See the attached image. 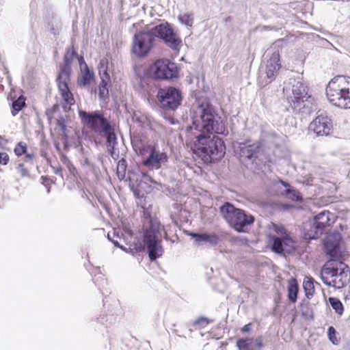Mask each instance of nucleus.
I'll return each mask as SVG.
<instances>
[{
	"label": "nucleus",
	"mask_w": 350,
	"mask_h": 350,
	"mask_svg": "<svg viewBox=\"0 0 350 350\" xmlns=\"http://www.w3.org/2000/svg\"><path fill=\"white\" fill-rule=\"evenodd\" d=\"M331 120L325 116H318L309 125V131H313L317 136H327L332 130Z\"/></svg>",
	"instance_id": "17"
},
{
	"label": "nucleus",
	"mask_w": 350,
	"mask_h": 350,
	"mask_svg": "<svg viewBox=\"0 0 350 350\" xmlns=\"http://www.w3.org/2000/svg\"><path fill=\"white\" fill-rule=\"evenodd\" d=\"M280 55L278 52H274L269 59L267 61L265 68V74L267 79H269V83L273 80L275 73L280 68Z\"/></svg>",
	"instance_id": "21"
},
{
	"label": "nucleus",
	"mask_w": 350,
	"mask_h": 350,
	"mask_svg": "<svg viewBox=\"0 0 350 350\" xmlns=\"http://www.w3.org/2000/svg\"><path fill=\"white\" fill-rule=\"evenodd\" d=\"M251 329V324L249 323V324H247L245 325H244L242 329H241V332H250Z\"/></svg>",
	"instance_id": "43"
},
{
	"label": "nucleus",
	"mask_w": 350,
	"mask_h": 350,
	"mask_svg": "<svg viewBox=\"0 0 350 350\" xmlns=\"http://www.w3.org/2000/svg\"><path fill=\"white\" fill-rule=\"evenodd\" d=\"M279 182L286 188V190L284 191V193L291 200L294 201H302V198L300 196L299 193L298 191L291 188L290 185L282 180H280Z\"/></svg>",
	"instance_id": "26"
},
{
	"label": "nucleus",
	"mask_w": 350,
	"mask_h": 350,
	"mask_svg": "<svg viewBox=\"0 0 350 350\" xmlns=\"http://www.w3.org/2000/svg\"><path fill=\"white\" fill-rule=\"evenodd\" d=\"M70 81V76L68 74H59L57 79L58 90L62 98L66 105L72 106L75 103L73 94L70 91L68 83Z\"/></svg>",
	"instance_id": "16"
},
{
	"label": "nucleus",
	"mask_w": 350,
	"mask_h": 350,
	"mask_svg": "<svg viewBox=\"0 0 350 350\" xmlns=\"http://www.w3.org/2000/svg\"><path fill=\"white\" fill-rule=\"evenodd\" d=\"M16 170L18 173L22 177H27L29 176V170L27 167H25L23 163H18L16 166Z\"/></svg>",
	"instance_id": "38"
},
{
	"label": "nucleus",
	"mask_w": 350,
	"mask_h": 350,
	"mask_svg": "<svg viewBox=\"0 0 350 350\" xmlns=\"http://www.w3.org/2000/svg\"><path fill=\"white\" fill-rule=\"evenodd\" d=\"M142 178L139 187L143 189L146 193H148L151 190V183L153 182L152 178L147 172L142 171Z\"/></svg>",
	"instance_id": "29"
},
{
	"label": "nucleus",
	"mask_w": 350,
	"mask_h": 350,
	"mask_svg": "<svg viewBox=\"0 0 350 350\" xmlns=\"http://www.w3.org/2000/svg\"><path fill=\"white\" fill-rule=\"evenodd\" d=\"M167 161V156L165 152H160L154 149V168L158 169Z\"/></svg>",
	"instance_id": "31"
},
{
	"label": "nucleus",
	"mask_w": 350,
	"mask_h": 350,
	"mask_svg": "<svg viewBox=\"0 0 350 350\" xmlns=\"http://www.w3.org/2000/svg\"><path fill=\"white\" fill-rule=\"evenodd\" d=\"M220 213L226 222L238 232H246L255 221L254 217L244 210L236 208L226 202L219 207Z\"/></svg>",
	"instance_id": "5"
},
{
	"label": "nucleus",
	"mask_w": 350,
	"mask_h": 350,
	"mask_svg": "<svg viewBox=\"0 0 350 350\" xmlns=\"http://www.w3.org/2000/svg\"><path fill=\"white\" fill-rule=\"evenodd\" d=\"M154 185H157L158 183H157L156 181H154Z\"/></svg>",
	"instance_id": "51"
},
{
	"label": "nucleus",
	"mask_w": 350,
	"mask_h": 350,
	"mask_svg": "<svg viewBox=\"0 0 350 350\" xmlns=\"http://www.w3.org/2000/svg\"><path fill=\"white\" fill-rule=\"evenodd\" d=\"M26 97L23 95L20 96L16 100H14L12 105V115L16 116L23 107L26 106Z\"/></svg>",
	"instance_id": "28"
},
{
	"label": "nucleus",
	"mask_w": 350,
	"mask_h": 350,
	"mask_svg": "<svg viewBox=\"0 0 350 350\" xmlns=\"http://www.w3.org/2000/svg\"><path fill=\"white\" fill-rule=\"evenodd\" d=\"M57 125L59 128V130L62 132V140L65 147L68 146V136L66 133V121L63 117H60L57 120Z\"/></svg>",
	"instance_id": "32"
},
{
	"label": "nucleus",
	"mask_w": 350,
	"mask_h": 350,
	"mask_svg": "<svg viewBox=\"0 0 350 350\" xmlns=\"http://www.w3.org/2000/svg\"><path fill=\"white\" fill-rule=\"evenodd\" d=\"M111 241L113 242V243L116 245V246H118V247H120V245L118 242V241L116 240H111Z\"/></svg>",
	"instance_id": "48"
},
{
	"label": "nucleus",
	"mask_w": 350,
	"mask_h": 350,
	"mask_svg": "<svg viewBox=\"0 0 350 350\" xmlns=\"http://www.w3.org/2000/svg\"><path fill=\"white\" fill-rule=\"evenodd\" d=\"M178 19L180 23L187 26L191 27L193 23V18L191 14H182L178 16Z\"/></svg>",
	"instance_id": "35"
},
{
	"label": "nucleus",
	"mask_w": 350,
	"mask_h": 350,
	"mask_svg": "<svg viewBox=\"0 0 350 350\" xmlns=\"http://www.w3.org/2000/svg\"><path fill=\"white\" fill-rule=\"evenodd\" d=\"M189 235L195 239L197 245H200L203 243H207L209 246H215L221 241L219 237L215 233H196L191 232Z\"/></svg>",
	"instance_id": "19"
},
{
	"label": "nucleus",
	"mask_w": 350,
	"mask_h": 350,
	"mask_svg": "<svg viewBox=\"0 0 350 350\" xmlns=\"http://www.w3.org/2000/svg\"><path fill=\"white\" fill-rule=\"evenodd\" d=\"M10 161V157L5 152H0V165H6Z\"/></svg>",
	"instance_id": "40"
},
{
	"label": "nucleus",
	"mask_w": 350,
	"mask_h": 350,
	"mask_svg": "<svg viewBox=\"0 0 350 350\" xmlns=\"http://www.w3.org/2000/svg\"><path fill=\"white\" fill-rule=\"evenodd\" d=\"M166 235L163 226L154 219V260L162 256L163 248L161 245L160 238Z\"/></svg>",
	"instance_id": "22"
},
{
	"label": "nucleus",
	"mask_w": 350,
	"mask_h": 350,
	"mask_svg": "<svg viewBox=\"0 0 350 350\" xmlns=\"http://www.w3.org/2000/svg\"><path fill=\"white\" fill-rule=\"evenodd\" d=\"M336 216L329 211H323L315 215L312 220L304 224L303 230L306 239H316L327 232L335 222Z\"/></svg>",
	"instance_id": "6"
},
{
	"label": "nucleus",
	"mask_w": 350,
	"mask_h": 350,
	"mask_svg": "<svg viewBox=\"0 0 350 350\" xmlns=\"http://www.w3.org/2000/svg\"><path fill=\"white\" fill-rule=\"evenodd\" d=\"M225 21H226V22L230 21V17L226 18Z\"/></svg>",
	"instance_id": "49"
},
{
	"label": "nucleus",
	"mask_w": 350,
	"mask_h": 350,
	"mask_svg": "<svg viewBox=\"0 0 350 350\" xmlns=\"http://www.w3.org/2000/svg\"><path fill=\"white\" fill-rule=\"evenodd\" d=\"M262 133L263 137L265 138H273V139L277 137V134L273 131H267L264 129H262Z\"/></svg>",
	"instance_id": "42"
},
{
	"label": "nucleus",
	"mask_w": 350,
	"mask_h": 350,
	"mask_svg": "<svg viewBox=\"0 0 350 350\" xmlns=\"http://www.w3.org/2000/svg\"><path fill=\"white\" fill-rule=\"evenodd\" d=\"M107 237L109 240H111V238H110V236H109V234H107Z\"/></svg>",
	"instance_id": "50"
},
{
	"label": "nucleus",
	"mask_w": 350,
	"mask_h": 350,
	"mask_svg": "<svg viewBox=\"0 0 350 350\" xmlns=\"http://www.w3.org/2000/svg\"><path fill=\"white\" fill-rule=\"evenodd\" d=\"M135 72L140 79V86L147 92L153 83V62L148 61L135 67Z\"/></svg>",
	"instance_id": "15"
},
{
	"label": "nucleus",
	"mask_w": 350,
	"mask_h": 350,
	"mask_svg": "<svg viewBox=\"0 0 350 350\" xmlns=\"http://www.w3.org/2000/svg\"><path fill=\"white\" fill-rule=\"evenodd\" d=\"M273 229L280 237H272V251L279 254L293 252L295 250V241L287 234L286 228L282 225L273 224Z\"/></svg>",
	"instance_id": "9"
},
{
	"label": "nucleus",
	"mask_w": 350,
	"mask_h": 350,
	"mask_svg": "<svg viewBox=\"0 0 350 350\" xmlns=\"http://www.w3.org/2000/svg\"><path fill=\"white\" fill-rule=\"evenodd\" d=\"M142 236L137 239L134 249L137 252L147 250L150 260L153 261V219L148 208H144Z\"/></svg>",
	"instance_id": "7"
},
{
	"label": "nucleus",
	"mask_w": 350,
	"mask_h": 350,
	"mask_svg": "<svg viewBox=\"0 0 350 350\" xmlns=\"http://www.w3.org/2000/svg\"><path fill=\"white\" fill-rule=\"evenodd\" d=\"M329 302L335 312L341 315L343 313L344 308L342 302L336 297H329Z\"/></svg>",
	"instance_id": "34"
},
{
	"label": "nucleus",
	"mask_w": 350,
	"mask_h": 350,
	"mask_svg": "<svg viewBox=\"0 0 350 350\" xmlns=\"http://www.w3.org/2000/svg\"><path fill=\"white\" fill-rule=\"evenodd\" d=\"M177 65L168 59L154 62V79L172 80L178 77Z\"/></svg>",
	"instance_id": "12"
},
{
	"label": "nucleus",
	"mask_w": 350,
	"mask_h": 350,
	"mask_svg": "<svg viewBox=\"0 0 350 350\" xmlns=\"http://www.w3.org/2000/svg\"><path fill=\"white\" fill-rule=\"evenodd\" d=\"M303 287L305 291L306 296L308 299H310L314 292V286L312 278H308L304 281Z\"/></svg>",
	"instance_id": "33"
},
{
	"label": "nucleus",
	"mask_w": 350,
	"mask_h": 350,
	"mask_svg": "<svg viewBox=\"0 0 350 350\" xmlns=\"http://www.w3.org/2000/svg\"><path fill=\"white\" fill-rule=\"evenodd\" d=\"M55 173L56 174H60L62 176V169L61 167H57L55 170Z\"/></svg>",
	"instance_id": "46"
},
{
	"label": "nucleus",
	"mask_w": 350,
	"mask_h": 350,
	"mask_svg": "<svg viewBox=\"0 0 350 350\" xmlns=\"http://www.w3.org/2000/svg\"><path fill=\"white\" fill-rule=\"evenodd\" d=\"M157 98L159 106L162 109L170 111H175L181 105L183 100L181 91L172 86L159 88Z\"/></svg>",
	"instance_id": "10"
},
{
	"label": "nucleus",
	"mask_w": 350,
	"mask_h": 350,
	"mask_svg": "<svg viewBox=\"0 0 350 350\" xmlns=\"http://www.w3.org/2000/svg\"><path fill=\"white\" fill-rule=\"evenodd\" d=\"M41 178L43 180V183H48L50 180V178L46 176H42Z\"/></svg>",
	"instance_id": "47"
},
{
	"label": "nucleus",
	"mask_w": 350,
	"mask_h": 350,
	"mask_svg": "<svg viewBox=\"0 0 350 350\" xmlns=\"http://www.w3.org/2000/svg\"><path fill=\"white\" fill-rule=\"evenodd\" d=\"M350 77L338 75L326 87V96L333 105L341 109H350Z\"/></svg>",
	"instance_id": "4"
},
{
	"label": "nucleus",
	"mask_w": 350,
	"mask_h": 350,
	"mask_svg": "<svg viewBox=\"0 0 350 350\" xmlns=\"http://www.w3.org/2000/svg\"><path fill=\"white\" fill-rule=\"evenodd\" d=\"M262 339L261 336L256 338L246 337L239 338L237 341V347L239 350H257L262 348Z\"/></svg>",
	"instance_id": "20"
},
{
	"label": "nucleus",
	"mask_w": 350,
	"mask_h": 350,
	"mask_svg": "<svg viewBox=\"0 0 350 350\" xmlns=\"http://www.w3.org/2000/svg\"><path fill=\"white\" fill-rule=\"evenodd\" d=\"M192 127L200 133L196 136V154L206 163L220 160L226 153L224 141L213 133L224 134L226 128L221 118L208 102H202L193 110Z\"/></svg>",
	"instance_id": "1"
},
{
	"label": "nucleus",
	"mask_w": 350,
	"mask_h": 350,
	"mask_svg": "<svg viewBox=\"0 0 350 350\" xmlns=\"http://www.w3.org/2000/svg\"><path fill=\"white\" fill-rule=\"evenodd\" d=\"M27 151V145L23 142L17 143L14 149V152L17 157H21L26 154Z\"/></svg>",
	"instance_id": "36"
},
{
	"label": "nucleus",
	"mask_w": 350,
	"mask_h": 350,
	"mask_svg": "<svg viewBox=\"0 0 350 350\" xmlns=\"http://www.w3.org/2000/svg\"><path fill=\"white\" fill-rule=\"evenodd\" d=\"M341 243L342 236L338 232L328 235L324 241L325 252L330 259L322 267L321 278L325 284L336 288H342L350 279L349 267L340 259Z\"/></svg>",
	"instance_id": "2"
},
{
	"label": "nucleus",
	"mask_w": 350,
	"mask_h": 350,
	"mask_svg": "<svg viewBox=\"0 0 350 350\" xmlns=\"http://www.w3.org/2000/svg\"><path fill=\"white\" fill-rule=\"evenodd\" d=\"M301 315L308 319H313V311L308 301H303L299 306Z\"/></svg>",
	"instance_id": "30"
},
{
	"label": "nucleus",
	"mask_w": 350,
	"mask_h": 350,
	"mask_svg": "<svg viewBox=\"0 0 350 350\" xmlns=\"http://www.w3.org/2000/svg\"><path fill=\"white\" fill-rule=\"evenodd\" d=\"M154 36L161 38L172 50L179 51L182 40L174 32V30L167 22L157 24L154 20Z\"/></svg>",
	"instance_id": "11"
},
{
	"label": "nucleus",
	"mask_w": 350,
	"mask_h": 350,
	"mask_svg": "<svg viewBox=\"0 0 350 350\" xmlns=\"http://www.w3.org/2000/svg\"><path fill=\"white\" fill-rule=\"evenodd\" d=\"M25 155L26 161L32 160L33 158V154L31 153H27V152H26V154H25Z\"/></svg>",
	"instance_id": "45"
},
{
	"label": "nucleus",
	"mask_w": 350,
	"mask_h": 350,
	"mask_svg": "<svg viewBox=\"0 0 350 350\" xmlns=\"http://www.w3.org/2000/svg\"><path fill=\"white\" fill-rule=\"evenodd\" d=\"M8 139H6L4 137L0 135V146H2L8 143Z\"/></svg>",
	"instance_id": "44"
},
{
	"label": "nucleus",
	"mask_w": 350,
	"mask_h": 350,
	"mask_svg": "<svg viewBox=\"0 0 350 350\" xmlns=\"http://www.w3.org/2000/svg\"><path fill=\"white\" fill-rule=\"evenodd\" d=\"M133 148L142 157L141 166L153 167V146L145 138H134Z\"/></svg>",
	"instance_id": "14"
},
{
	"label": "nucleus",
	"mask_w": 350,
	"mask_h": 350,
	"mask_svg": "<svg viewBox=\"0 0 350 350\" xmlns=\"http://www.w3.org/2000/svg\"><path fill=\"white\" fill-rule=\"evenodd\" d=\"M283 93L292 109H299L307 98L308 88L300 78H291L284 83Z\"/></svg>",
	"instance_id": "8"
},
{
	"label": "nucleus",
	"mask_w": 350,
	"mask_h": 350,
	"mask_svg": "<svg viewBox=\"0 0 350 350\" xmlns=\"http://www.w3.org/2000/svg\"><path fill=\"white\" fill-rule=\"evenodd\" d=\"M100 83L98 85V94L100 98H103L109 94L108 85L111 82V78L107 72L102 73L100 75Z\"/></svg>",
	"instance_id": "25"
},
{
	"label": "nucleus",
	"mask_w": 350,
	"mask_h": 350,
	"mask_svg": "<svg viewBox=\"0 0 350 350\" xmlns=\"http://www.w3.org/2000/svg\"><path fill=\"white\" fill-rule=\"evenodd\" d=\"M298 291L299 286L297 281L292 279L288 285V297L291 302L295 303L297 301Z\"/></svg>",
	"instance_id": "27"
},
{
	"label": "nucleus",
	"mask_w": 350,
	"mask_h": 350,
	"mask_svg": "<svg viewBox=\"0 0 350 350\" xmlns=\"http://www.w3.org/2000/svg\"><path fill=\"white\" fill-rule=\"evenodd\" d=\"M79 116L83 125L96 133L105 135L107 138V146L113 148L117 139L114 128L102 112L96 111L88 113L79 111Z\"/></svg>",
	"instance_id": "3"
},
{
	"label": "nucleus",
	"mask_w": 350,
	"mask_h": 350,
	"mask_svg": "<svg viewBox=\"0 0 350 350\" xmlns=\"http://www.w3.org/2000/svg\"><path fill=\"white\" fill-rule=\"evenodd\" d=\"M108 64H109V61L107 57H104L100 59V61L99 62V65H98L100 75H102L101 72H103V73H104L105 71L107 72Z\"/></svg>",
	"instance_id": "39"
},
{
	"label": "nucleus",
	"mask_w": 350,
	"mask_h": 350,
	"mask_svg": "<svg viewBox=\"0 0 350 350\" xmlns=\"http://www.w3.org/2000/svg\"><path fill=\"white\" fill-rule=\"evenodd\" d=\"M153 46V33L139 32L135 36L132 46L133 53L139 57L146 56Z\"/></svg>",
	"instance_id": "13"
},
{
	"label": "nucleus",
	"mask_w": 350,
	"mask_h": 350,
	"mask_svg": "<svg viewBox=\"0 0 350 350\" xmlns=\"http://www.w3.org/2000/svg\"><path fill=\"white\" fill-rule=\"evenodd\" d=\"M327 336L329 340L334 345H337L338 343V340L336 338V331L333 326H330L327 329Z\"/></svg>",
	"instance_id": "37"
},
{
	"label": "nucleus",
	"mask_w": 350,
	"mask_h": 350,
	"mask_svg": "<svg viewBox=\"0 0 350 350\" xmlns=\"http://www.w3.org/2000/svg\"><path fill=\"white\" fill-rule=\"evenodd\" d=\"M260 149L258 142L240 144V157L242 160H252L257 158V154Z\"/></svg>",
	"instance_id": "18"
},
{
	"label": "nucleus",
	"mask_w": 350,
	"mask_h": 350,
	"mask_svg": "<svg viewBox=\"0 0 350 350\" xmlns=\"http://www.w3.org/2000/svg\"><path fill=\"white\" fill-rule=\"evenodd\" d=\"M81 75L79 79V84L83 86L90 85L94 79V75L90 71L83 56L78 57Z\"/></svg>",
	"instance_id": "23"
},
{
	"label": "nucleus",
	"mask_w": 350,
	"mask_h": 350,
	"mask_svg": "<svg viewBox=\"0 0 350 350\" xmlns=\"http://www.w3.org/2000/svg\"><path fill=\"white\" fill-rule=\"evenodd\" d=\"M77 55L74 46H70L66 49L64 57V65L61 67L59 74H68V76H70V66Z\"/></svg>",
	"instance_id": "24"
},
{
	"label": "nucleus",
	"mask_w": 350,
	"mask_h": 350,
	"mask_svg": "<svg viewBox=\"0 0 350 350\" xmlns=\"http://www.w3.org/2000/svg\"><path fill=\"white\" fill-rule=\"evenodd\" d=\"M210 323V320L204 317H201L195 321L194 325H200L202 327H204Z\"/></svg>",
	"instance_id": "41"
}]
</instances>
